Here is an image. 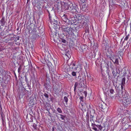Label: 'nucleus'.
Here are the masks:
<instances>
[{"mask_svg": "<svg viewBox=\"0 0 131 131\" xmlns=\"http://www.w3.org/2000/svg\"><path fill=\"white\" fill-rule=\"evenodd\" d=\"M62 31L64 32L67 35H72L73 34V29L70 25L65 24L64 25H62L61 27Z\"/></svg>", "mask_w": 131, "mask_h": 131, "instance_id": "obj_3", "label": "nucleus"}, {"mask_svg": "<svg viewBox=\"0 0 131 131\" xmlns=\"http://www.w3.org/2000/svg\"><path fill=\"white\" fill-rule=\"evenodd\" d=\"M57 111L59 113H62L61 109L59 107H58L57 108Z\"/></svg>", "mask_w": 131, "mask_h": 131, "instance_id": "obj_27", "label": "nucleus"}, {"mask_svg": "<svg viewBox=\"0 0 131 131\" xmlns=\"http://www.w3.org/2000/svg\"><path fill=\"white\" fill-rule=\"evenodd\" d=\"M67 56V57H68V58L69 59V58H70V56Z\"/></svg>", "mask_w": 131, "mask_h": 131, "instance_id": "obj_52", "label": "nucleus"}, {"mask_svg": "<svg viewBox=\"0 0 131 131\" xmlns=\"http://www.w3.org/2000/svg\"><path fill=\"white\" fill-rule=\"evenodd\" d=\"M129 34H128L127 35H126L124 39V40H127L129 38Z\"/></svg>", "mask_w": 131, "mask_h": 131, "instance_id": "obj_31", "label": "nucleus"}, {"mask_svg": "<svg viewBox=\"0 0 131 131\" xmlns=\"http://www.w3.org/2000/svg\"><path fill=\"white\" fill-rule=\"evenodd\" d=\"M44 95L47 99L49 98L48 95L46 93H45L44 94Z\"/></svg>", "mask_w": 131, "mask_h": 131, "instance_id": "obj_34", "label": "nucleus"}, {"mask_svg": "<svg viewBox=\"0 0 131 131\" xmlns=\"http://www.w3.org/2000/svg\"><path fill=\"white\" fill-rule=\"evenodd\" d=\"M29 31L30 35H31V39L33 40L38 39L41 37L40 35H39V34H38L35 29H34L33 30H30Z\"/></svg>", "mask_w": 131, "mask_h": 131, "instance_id": "obj_4", "label": "nucleus"}, {"mask_svg": "<svg viewBox=\"0 0 131 131\" xmlns=\"http://www.w3.org/2000/svg\"><path fill=\"white\" fill-rule=\"evenodd\" d=\"M96 127L98 128L100 130H101L102 128V127L101 125H96Z\"/></svg>", "mask_w": 131, "mask_h": 131, "instance_id": "obj_30", "label": "nucleus"}, {"mask_svg": "<svg viewBox=\"0 0 131 131\" xmlns=\"http://www.w3.org/2000/svg\"><path fill=\"white\" fill-rule=\"evenodd\" d=\"M83 97L82 96L80 97V99L81 101H82V100H83Z\"/></svg>", "mask_w": 131, "mask_h": 131, "instance_id": "obj_42", "label": "nucleus"}, {"mask_svg": "<svg viewBox=\"0 0 131 131\" xmlns=\"http://www.w3.org/2000/svg\"><path fill=\"white\" fill-rule=\"evenodd\" d=\"M109 58H110V59L111 60H112V61L113 60H112V59L113 58V57H109Z\"/></svg>", "mask_w": 131, "mask_h": 131, "instance_id": "obj_48", "label": "nucleus"}, {"mask_svg": "<svg viewBox=\"0 0 131 131\" xmlns=\"http://www.w3.org/2000/svg\"><path fill=\"white\" fill-rule=\"evenodd\" d=\"M98 45L97 44L96 45L94 44L93 45V49L95 51H97L98 50Z\"/></svg>", "mask_w": 131, "mask_h": 131, "instance_id": "obj_14", "label": "nucleus"}, {"mask_svg": "<svg viewBox=\"0 0 131 131\" xmlns=\"http://www.w3.org/2000/svg\"><path fill=\"white\" fill-rule=\"evenodd\" d=\"M61 18L62 20L65 23L66 22L67 20V19H68L67 16L65 15H64L62 16L61 17Z\"/></svg>", "mask_w": 131, "mask_h": 131, "instance_id": "obj_12", "label": "nucleus"}, {"mask_svg": "<svg viewBox=\"0 0 131 131\" xmlns=\"http://www.w3.org/2000/svg\"><path fill=\"white\" fill-rule=\"evenodd\" d=\"M100 105L102 107H101L100 106V107L101 108H103L102 107V104H101Z\"/></svg>", "mask_w": 131, "mask_h": 131, "instance_id": "obj_53", "label": "nucleus"}, {"mask_svg": "<svg viewBox=\"0 0 131 131\" xmlns=\"http://www.w3.org/2000/svg\"><path fill=\"white\" fill-rule=\"evenodd\" d=\"M79 83L78 82H76L74 84V91H75L76 90V89L77 87L78 88V86L79 85Z\"/></svg>", "mask_w": 131, "mask_h": 131, "instance_id": "obj_20", "label": "nucleus"}, {"mask_svg": "<svg viewBox=\"0 0 131 131\" xmlns=\"http://www.w3.org/2000/svg\"><path fill=\"white\" fill-rule=\"evenodd\" d=\"M108 78H109V79H110V78H111V77H110V74L108 73Z\"/></svg>", "mask_w": 131, "mask_h": 131, "instance_id": "obj_51", "label": "nucleus"}, {"mask_svg": "<svg viewBox=\"0 0 131 131\" xmlns=\"http://www.w3.org/2000/svg\"><path fill=\"white\" fill-rule=\"evenodd\" d=\"M25 80L26 81V83H27V85H28V86L29 87V83L28 82V79H27V76H26V75H25Z\"/></svg>", "mask_w": 131, "mask_h": 131, "instance_id": "obj_22", "label": "nucleus"}, {"mask_svg": "<svg viewBox=\"0 0 131 131\" xmlns=\"http://www.w3.org/2000/svg\"><path fill=\"white\" fill-rule=\"evenodd\" d=\"M122 97L123 98V102L125 105H128L131 104V96L128 97L126 93H124Z\"/></svg>", "mask_w": 131, "mask_h": 131, "instance_id": "obj_5", "label": "nucleus"}, {"mask_svg": "<svg viewBox=\"0 0 131 131\" xmlns=\"http://www.w3.org/2000/svg\"><path fill=\"white\" fill-rule=\"evenodd\" d=\"M90 114V121H93V122L94 123V120L93 119V118H94V115H92L91 114V113Z\"/></svg>", "mask_w": 131, "mask_h": 131, "instance_id": "obj_21", "label": "nucleus"}, {"mask_svg": "<svg viewBox=\"0 0 131 131\" xmlns=\"http://www.w3.org/2000/svg\"><path fill=\"white\" fill-rule=\"evenodd\" d=\"M33 126L34 128H36V125L35 124H34L33 125Z\"/></svg>", "mask_w": 131, "mask_h": 131, "instance_id": "obj_39", "label": "nucleus"}, {"mask_svg": "<svg viewBox=\"0 0 131 131\" xmlns=\"http://www.w3.org/2000/svg\"><path fill=\"white\" fill-rule=\"evenodd\" d=\"M77 23H79L80 25L84 26L87 24L88 20L84 16L78 15L76 16Z\"/></svg>", "mask_w": 131, "mask_h": 131, "instance_id": "obj_1", "label": "nucleus"}, {"mask_svg": "<svg viewBox=\"0 0 131 131\" xmlns=\"http://www.w3.org/2000/svg\"><path fill=\"white\" fill-rule=\"evenodd\" d=\"M37 6L38 8H41V4H38L37 5H36Z\"/></svg>", "mask_w": 131, "mask_h": 131, "instance_id": "obj_36", "label": "nucleus"}, {"mask_svg": "<svg viewBox=\"0 0 131 131\" xmlns=\"http://www.w3.org/2000/svg\"><path fill=\"white\" fill-rule=\"evenodd\" d=\"M53 62H54V63H55V61H57V59L55 58H54V59H53Z\"/></svg>", "mask_w": 131, "mask_h": 131, "instance_id": "obj_47", "label": "nucleus"}, {"mask_svg": "<svg viewBox=\"0 0 131 131\" xmlns=\"http://www.w3.org/2000/svg\"><path fill=\"white\" fill-rule=\"evenodd\" d=\"M85 2V1H84V2H83V3H84V2Z\"/></svg>", "mask_w": 131, "mask_h": 131, "instance_id": "obj_61", "label": "nucleus"}, {"mask_svg": "<svg viewBox=\"0 0 131 131\" xmlns=\"http://www.w3.org/2000/svg\"><path fill=\"white\" fill-rule=\"evenodd\" d=\"M91 109V108H89L88 109V110H89L90 111V110Z\"/></svg>", "mask_w": 131, "mask_h": 131, "instance_id": "obj_54", "label": "nucleus"}, {"mask_svg": "<svg viewBox=\"0 0 131 131\" xmlns=\"http://www.w3.org/2000/svg\"><path fill=\"white\" fill-rule=\"evenodd\" d=\"M77 23H79L80 25L84 26L87 24L88 20L84 16L78 15L76 16Z\"/></svg>", "mask_w": 131, "mask_h": 131, "instance_id": "obj_2", "label": "nucleus"}, {"mask_svg": "<svg viewBox=\"0 0 131 131\" xmlns=\"http://www.w3.org/2000/svg\"><path fill=\"white\" fill-rule=\"evenodd\" d=\"M56 116L57 117V116H58L57 115H56Z\"/></svg>", "mask_w": 131, "mask_h": 131, "instance_id": "obj_63", "label": "nucleus"}, {"mask_svg": "<svg viewBox=\"0 0 131 131\" xmlns=\"http://www.w3.org/2000/svg\"><path fill=\"white\" fill-rule=\"evenodd\" d=\"M71 74H72V75L73 76H76V73L75 72H73V71L72 72Z\"/></svg>", "mask_w": 131, "mask_h": 131, "instance_id": "obj_35", "label": "nucleus"}, {"mask_svg": "<svg viewBox=\"0 0 131 131\" xmlns=\"http://www.w3.org/2000/svg\"><path fill=\"white\" fill-rule=\"evenodd\" d=\"M113 59L114 60V61L112 60L113 62H114V63L116 64H118V59L113 58Z\"/></svg>", "mask_w": 131, "mask_h": 131, "instance_id": "obj_18", "label": "nucleus"}, {"mask_svg": "<svg viewBox=\"0 0 131 131\" xmlns=\"http://www.w3.org/2000/svg\"><path fill=\"white\" fill-rule=\"evenodd\" d=\"M82 51H83V49H82Z\"/></svg>", "mask_w": 131, "mask_h": 131, "instance_id": "obj_59", "label": "nucleus"}, {"mask_svg": "<svg viewBox=\"0 0 131 131\" xmlns=\"http://www.w3.org/2000/svg\"><path fill=\"white\" fill-rule=\"evenodd\" d=\"M80 47H81V48H82L83 47V46H80Z\"/></svg>", "mask_w": 131, "mask_h": 131, "instance_id": "obj_56", "label": "nucleus"}, {"mask_svg": "<svg viewBox=\"0 0 131 131\" xmlns=\"http://www.w3.org/2000/svg\"><path fill=\"white\" fill-rule=\"evenodd\" d=\"M1 116L2 117V119L3 118H5V116L3 114V112H1Z\"/></svg>", "mask_w": 131, "mask_h": 131, "instance_id": "obj_32", "label": "nucleus"}, {"mask_svg": "<svg viewBox=\"0 0 131 131\" xmlns=\"http://www.w3.org/2000/svg\"><path fill=\"white\" fill-rule=\"evenodd\" d=\"M1 25L4 26L5 24V21L4 17H2L0 21Z\"/></svg>", "mask_w": 131, "mask_h": 131, "instance_id": "obj_13", "label": "nucleus"}, {"mask_svg": "<svg viewBox=\"0 0 131 131\" xmlns=\"http://www.w3.org/2000/svg\"><path fill=\"white\" fill-rule=\"evenodd\" d=\"M96 125L95 124L93 123H92L91 124L92 126L93 127H95L96 126Z\"/></svg>", "mask_w": 131, "mask_h": 131, "instance_id": "obj_37", "label": "nucleus"}, {"mask_svg": "<svg viewBox=\"0 0 131 131\" xmlns=\"http://www.w3.org/2000/svg\"><path fill=\"white\" fill-rule=\"evenodd\" d=\"M53 40L54 42H55L56 41V39H57V38H54V37H53Z\"/></svg>", "mask_w": 131, "mask_h": 131, "instance_id": "obj_45", "label": "nucleus"}, {"mask_svg": "<svg viewBox=\"0 0 131 131\" xmlns=\"http://www.w3.org/2000/svg\"><path fill=\"white\" fill-rule=\"evenodd\" d=\"M89 107H90V105H89Z\"/></svg>", "mask_w": 131, "mask_h": 131, "instance_id": "obj_62", "label": "nucleus"}, {"mask_svg": "<svg viewBox=\"0 0 131 131\" xmlns=\"http://www.w3.org/2000/svg\"><path fill=\"white\" fill-rule=\"evenodd\" d=\"M29 66H30V67H32V66L31 64L30 65H29Z\"/></svg>", "mask_w": 131, "mask_h": 131, "instance_id": "obj_55", "label": "nucleus"}, {"mask_svg": "<svg viewBox=\"0 0 131 131\" xmlns=\"http://www.w3.org/2000/svg\"><path fill=\"white\" fill-rule=\"evenodd\" d=\"M86 87V85H85L83 82H79L78 86V88H81L83 87L85 88Z\"/></svg>", "mask_w": 131, "mask_h": 131, "instance_id": "obj_10", "label": "nucleus"}, {"mask_svg": "<svg viewBox=\"0 0 131 131\" xmlns=\"http://www.w3.org/2000/svg\"><path fill=\"white\" fill-rule=\"evenodd\" d=\"M87 77H88V80L89 81H92L93 80V77L91 75H87Z\"/></svg>", "mask_w": 131, "mask_h": 131, "instance_id": "obj_24", "label": "nucleus"}, {"mask_svg": "<svg viewBox=\"0 0 131 131\" xmlns=\"http://www.w3.org/2000/svg\"><path fill=\"white\" fill-rule=\"evenodd\" d=\"M59 115L61 116L60 118H61V119L62 120L65 121V120L64 118H65L66 116H64V115H62L61 114H59Z\"/></svg>", "mask_w": 131, "mask_h": 131, "instance_id": "obj_29", "label": "nucleus"}, {"mask_svg": "<svg viewBox=\"0 0 131 131\" xmlns=\"http://www.w3.org/2000/svg\"><path fill=\"white\" fill-rule=\"evenodd\" d=\"M19 38H17V40H19Z\"/></svg>", "mask_w": 131, "mask_h": 131, "instance_id": "obj_57", "label": "nucleus"}, {"mask_svg": "<svg viewBox=\"0 0 131 131\" xmlns=\"http://www.w3.org/2000/svg\"><path fill=\"white\" fill-rule=\"evenodd\" d=\"M124 85H122V84H121V90H119L118 91V94L119 95H120L121 96L122 95V96L124 94V93H126L125 92H123V86Z\"/></svg>", "mask_w": 131, "mask_h": 131, "instance_id": "obj_9", "label": "nucleus"}, {"mask_svg": "<svg viewBox=\"0 0 131 131\" xmlns=\"http://www.w3.org/2000/svg\"><path fill=\"white\" fill-rule=\"evenodd\" d=\"M64 101L66 102V104H67V103L68 101V99L67 96H65L64 97Z\"/></svg>", "mask_w": 131, "mask_h": 131, "instance_id": "obj_26", "label": "nucleus"}, {"mask_svg": "<svg viewBox=\"0 0 131 131\" xmlns=\"http://www.w3.org/2000/svg\"><path fill=\"white\" fill-rule=\"evenodd\" d=\"M71 12L72 13H77L78 12L77 10V8L75 7H74L73 8H72V10L71 11Z\"/></svg>", "mask_w": 131, "mask_h": 131, "instance_id": "obj_16", "label": "nucleus"}, {"mask_svg": "<svg viewBox=\"0 0 131 131\" xmlns=\"http://www.w3.org/2000/svg\"><path fill=\"white\" fill-rule=\"evenodd\" d=\"M125 78H123L122 79V82H121V84H122V85H124L125 84Z\"/></svg>", "mask_w": 131, "mask_h": 131, "instance_id": "obj_25", "label": "nucleus"}, {"mask_svg": "<svg viewBox=\"0 0 131 131\" xmlns=\"http://www.w3.org/2000/svg\"><path fill=\"white\" fill-rule=\"evenodd\" d=\"M0 108H1V111H2V108L1 105V104H0Z\"/></svg>", "mask_w": 131, "mask_h": 131, "instance_id": "obj_50", "label": "nucleus"}, {"mask_svg": "<svg viewBox=\"0 0 131 131\" xmlns=\"http://www.w3.org/2000/svg\"><path fill=\"white\" fill-rule=\"evenodd\" d=\"M123 50L121 49H119V51H118V53L120 54L121 56L123 55Z\"/></svg>", "mask_w": 131, "mask_h": 131, "instance_id": "obj_23", "label": "nucleus"}, {"mask_svg": "<svg viewBox=\"0 0 131 131\" xmlns=\"http://www.w3.org/2000/svg\"><path fill=\"white\" fill-rule=\"evenodd\" d=\"M2 122L3 123L4 122V121L5 120V118H2Z\"/></svg>", "mask_w": 131, "mask_h": 131, "instance_id": "obj_46", "label": "nucleus"}, {"mask_svg": "<svg viewBox=\"0 0 131 131\" xmlns=\"http://www.w3.org/2000/svg\"><path fill=\"white\" fill-rule=\"evenodd\" d=\"M17 30H18V29H17Z\"/></svg>", "mask_w": 131, "mask_h": 131, "instance_id": "obj_64", "label": "nucleus"}, {"mask_svg": "<svg viewBox=\"0 0 131 131\" xmlns=\"http://www.w3.org/2000/svg\"><path fill=\"white\" fill-rule=\"evenodd\" d=\"M87 8V6L86 5V4H84L82 5V9L83 11H86Z\"/></svg>", "mask_w": 131, "mask_h": 131, "instance_id": "obj_15", "label": "nucleus"}, {"mask_svg": "<svg viewBox=\"0 0 131 131\" xmlns=\"http://www.w3.org/2000/svg\"><path fill=\"white\" fill-rule=\"evenodd\" d=\"M70 19L72 24H74L76 25L77 24V20L75 19L74 17H71L70 18Z\"/></svg>", "mask_w": 131, "mask_h": 131, "instance_id": "obj_8", "label": "nucleus"}, {"mask_svg": "<svg viewBox=\"0 0 131 131\" xmlns=\"http://www.w3.org/2000/svg\"><path fill=\"white\" fill-rule=\"evenodd\" d=\"M67 20V21L65 23H66V24H68V25H69L72 24L71 23V21H70V18H69V19H68Z\"/></svg>", "mask_w": 131, "mask_h": 131, "instance_id": "obj_17", "label": "nucleus"}, {"mask_svg": "<svg viewBox=\"0 0 131 131\" xmlns=\"http://www.w3.org/2000/svg\"><path fill=\"white\" fill-rule=\"evenodd\" d=\"M52 131H54V127H52Z\"/></svg>", "mask_w": 131, "mask_h": 131, "instance_id": "obj_49", "label": "nucleus"}, {"mask_svg": "<svg viewBox=\"0 0 131 131\" xmlns=\"http://www.w3.org/2000/svg\"><path fill=\"white\" fill-rule=\"evenodd\" d=\"M50 22L51 24L54 26H56L58 25V19L56 16H54L53 17H49Z\"/></svg>", "mask_w": 131, "mask_h": 131, "instance_id": "obj_6", "label": "nucleus"}, {"mask_svg": "<svg viewBox=\"0 0 131 131\" xmlns=\"http://www.w3.org/2000/svg\"><path fill=\"white\" fill-rule=\"evenodd\" d=\"M3 26H3L2 25H1V26H0V30H2V29L3 28Z\"/></svg>", "mask_w": 131, "mask_h": 131, "instance_id": "obj_41", "label": "nucleus"}, {"mask_svg": "<svg viewBox=\"0 0 131 131\" xmlns=\"http://www.w3.org/2000/svg\"><path fill=\"white\" fill-rule=\"evenodd\" d=\"M93 129L95 131H97V128L96 127H93Z\"/></svg>", "mask_w": 131, "mask_h": 131, "instance_id": "obj_40", "label": "nucleus"}, {"mask_svg": "<svg viewBox=\"0 0 131 131\" xmlns=\"http://www.w3.org/2000/svg\"><path fill=\"white\" fill-rule=\"evenodd\" d=\"M15 77H16V75L15 74Z\"/></svg>", "mask_w": 131, "mask_h": 131, "instance_id": "obj_58", "label": "nucleus"}, {"mask_svg": "<svg viewBox=\"0 0 131 131\" xmlns=\"http://www.w3.org/2000/svg\"><path fill=\"white\" fill-rule=\"evenodd\" d=\"M62 42L63 43H66V41L64 39H62Z\"/></svg>", "mask_w": 131, "mask_h": 131, "instance_id": "obj_43", "label": "nucleus"}, {"mask_svg": "<svg viewBox=\"0 0 131 131\" xmlns=\"http://www.w3.org/2000/svg\"><path fill=\"white\" fill-rule=\"evenodd\" d=\"M73 8V5H72L71 6H69L68 7V9H69L71 11L72 10V8Z\"/></svg>", "mask_w": 131, "mask_h": 131, "instance_id": "obj_33", "label": "nucleus"}, {"mask_svg": "<svg viewBox=\"0 0 131 131\" xmlns=\"http://www.w3.org/2000/svg\"><path fill=\"white\" fill-rule=\"evenodd\" d=\"M22 69V67H21V65H20L19 67L18 68V73L20 74L21 73V70Z\"/></svg>", "mask_w": 131, "mask_h": 131, "instance_id": "obj_28", "label": "nucleus"}, {"mask_svg": "<svg viewBox=\"0 0 131 131\" xmlns=\"http://www.w3.org/2000/svg\"><path fill=\"white\" fill-rule=\"evenodd\" d=\"M75 63V62H71L69 65L70 69H72L73 70H77V67L76 66Z\"/></svg>", "mask_w": 131, "mask_h": 131, "instance_id": "obj_7", "label": "nucleus"}, {"mask_svg": "<svg viewBox=\"0 0 131 131\" xmlns=\"http://www.w3.org/2000/svg\"><path fill=\"white\" fill-rule=\"evenodd\" d=\"M86 116H88V113H87V115H86Z\"/></svg>", "mask_w": 131, "mask_h": 131, "instance_id": "obj_60", "label": "nucleus"}, {"mask_svg": "<svg viewBox=\"0 0 131 131\" xmlns=\"http://www.w3.org/2000/svg\"><path fill=\"white\" fill-rule=\"evenodd\" d=\"M110 92L111 93V94L110 95H109V96H110L111 97H113V93L114 92V90L113 89H110Z\"/></svg>", "mask_w": 131, "mask_h": 131, "instance_id": "obj_19", "label": "nucleus"}, {"mask_svg": "<svg viewBox=\"0 0 131 131\" xmlns=\"http://www.w3.org/2000/svg\"><path fill=\"white\" fill-rule=\"evenodd\" d=\"M112 72L113 75L114 76H115L117 73H120V71L119 69L117 68V69H116L115 70H112Z\"/></svg>", "mask_w": 131, "mask_h": 131, "instance_id": "obj_11", "label": "nucleus"}, {"mask_svg": "<svg viewBox=\"0 0 131 131\" xmlns=\"http://www.w3.org/2000/svg\"><path fill=\"white\" fill-rule=\"evenodd\" d=\"M129 119L130 121L131 122V116H129Z\"/></svg>", "mask_w": 131, "mask_h": 131, "instance_id": "obj_44", "label": "nucleus"}, {"mask_svg": "<svg viewBox=\"0 0 131 131\" xmlns=\"http://www.w3.org/2000/svg\"><path fill=\"white\" fill-rule=\"evenodd\" d=\"M83 93L85 95V97H86L87 96V92H86V91H84Z\"/></svg>", "mask_w": 131, "mask_h": 131, "instance_id": "obj_38", "label": "nucleus"}]
</instances>
